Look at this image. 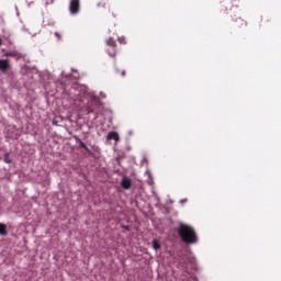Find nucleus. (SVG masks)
I'll return each mask as SVG.
<instances>
[{"instance_id": "nucleus-17", "label": "nucleus", "mask_w": 281, "mask_h": 281, "mask_svg": "<svg viewBox=\"0 0 281 281\" xmlns=\"http://www.w3.org/2000/svg\"><path fill=\"white\" fill-rule=\"evenodd\" d=\"M55 36H56L57 41H60V38H61L60 33L55 32Z\"/></svg>"}, {"instance_id": "nucleus-4", "label": "nucleus", "mask_w": 281, "mask_h": 281, "mask_svg": "<svg viewBox=\"0 0 281 281\" xmlns=\"http://www.w3.org/2000/svg\"><path fill=\"white\" fill-rule=\"evenodd\" d=\"M69 12L72 15L80 12V0H70Z\"/></svg>"}, {"instance_id": "nucleus-22", "label": "nucleus", "mask_w": 281, "mask_h": 281, "mask_svg": "<svg viewBox=\"0 0 281 281\" xmlns=\"http://www.w3.org/2000/svg\"><path fill=\"white\" fill-rule=\"evenodd\" d=\"M0 45H3V40L0 38Z\"/></svg>"}, {"instance_id": "nucleus-15", "label": "nucleus", "mask_w": 281, "mask_h": 281, "mask_svg": "<svg viewBox=\"0 0 281 281\" xmlns=\"http://www.w3.org/2000/svg\"><path fill=\"white\" fill-rule=\"evenodd\" d=\"M238 21L241 27L247 25V22H245L244 20L239 19Z\"/></svg>"}, {"instance_id": "nucleus-16", "label": "nucleus", "mask_w": 281, "mask_h": 281, "mask_svg": "<svg viewBox=\"0 0 281 281\" xmlns=\"http://www.w3.org/2000/svg\"><path fill=\"white\" fill-rule=\"evenodd\" d=\"M122 229H125L126 232H131V227H128L127 225H123Z\"/></svg>"}, {"instance_id": "nucleus-12", "label": "nucleus", "mask_w": 281, "mask_h": 281, "mask_svg": "<svg viewBox=\"0 0 281 281\" xmlns=\"http://www.w3.org/2000/svg\"><path fill=\"white\" fill-rule=\"evenodd\" d=\"M4 164H12V159L10 158V154L4 155Z\"/></svg>"}, {"instance_id": "nucleus-11", "label": "nucleus", "mask_w": 281, "mask_h": 281, "mask_svg": "<svg viewBox=\"0 0 281 281\" xmlns=\"http://www.w3.org/2000/svg\"><path fill=\"white\" fill-rule=\"evenodd\" d=\"M79 146H80L81 148H85V150H86L87 153H91V149H89V147H87V144H85V142H82V139L79 140Z\"/></svg>"}, {"instance_id": "nucleus-1", "label": "nucleus", "mask_w": 281, "mask_h": 281, "mask_svg": "<svg viewBox=\"0 0 281 281\" xmlns=\"http://www.w3.org/2000/svg\"><path fill=\"white\" fill-rule=\"evenodd\" d=\"M178 234L181 237L182 241L187 245H196L199 238L196 237V232L189 225L180 224L178 228Z\"/></svg>"}, {"instance_id": "nucleus-2", "label": "nucleus", "mask_w": 281, "mask_h": 281, "mask_svg": "<svg viewBox=\"0 0 281 281\" xmlns=\"http://www.w3.org/2000/svg\"><path fill=\"white\" fill-rule=\"evenodd\" d=\"M179 266L187 273H190V271H196V258L188 257L186 261H180Z\"/></svg>"}, {"instance_id": "nucleus-9", "label": "nucleus", "mask_w": 281, "mask_h": 281, "mask_svg": "<svg viewBox=\"0 0 281 281\" xmlns=\"http://www.w3.org/2000/svg\"><path fill=\"white\" fill-rule=\"evenodd\" d=\"M8 235V225L0 223V236H7Z\"/></svg>"}, {"instance_id": "nucleus-23", "label": "nucleus", "mask_w": 281, "mask_h": 281, "mask_svg": "<svg viewBox=\"0 0 281 281\" xmlns=\"http://www.w3.org/2000/svg\"><path fill=\"white\" fill-rule=\"evenodd\" d=\"M128 135H133V131H130V132H128Z\"/></svg>"}, {"instance_id": "nucleus-10", "label": "nucleus", "mask_w": 281, "mask_h": 281, "mask_svg": "<svg viewBox=\"0 0 281 281\" xmlns=\"http://www.w3.org/2000/svg\"><path fill=\"white\" fill-rule=\"evenodd\" d=\"M151 247L155 249V251H159V249H161V244H159V240L153 239Z\"/></svg>"}, {"instance_id": "nucleus-8", "label": "nucleus", "mask_w": 281, "mask_h": 281, "mask_svg": "<svg viewBox=\"0 0 281 281\" xmlns=\"http://www.w3.org/2000/svg\"><path fill=\"white\" fill-rule=\"evenodd\" d=\"M106 139L109 140L113 139L114 142H120V134L117 132H110L106 135Z\"/></svg>"}, {"instance_id": "nucleus-6", "label": "nucleus", "mask_w": 281, "mask_h": 281, "mask_svg": "<svg viewBox=\"0 0 281 281\" xmlns=\"http://www.w3.org/2000/svg\"><path fill=\"white\" fill-rule=\"evenodd\" d=\"M133 186V180L128 177H123L121 180V187L123 190H131V187Z\"/></svg>"}, {"instance_id": "nucleus-5", "label": "nucleus", "mask_w": 281, "mask_h": 281, "mask_svg": "<svg viewBox=\"0 0 281 281\" xmlns=\"http://www.w3.org/2000/svg\"><path fill=\"white\" fill-rule=\"evenodd\" d=\"M106 45L113 48L112 52L108 50L109 56H111V58H115V47H117V43H115V40L112 37H109L106 40Z\"/></svg>"}, {"instance_id": "nucleus-7", "label": "nucleus", "mask_w": 281, "mask_h": 281, "mask_svg": "<svg viewBox=\"0 0 281 281\" xmlns=\"http://www.w3.org/2000/svg\"><path fill=\"white\" fill-rule=\"evenodd\" d=\"M11 66H10V60L8 59H0V71L5 74L7 71H10Z\"/></svg>"}, {"instance_id": "nucleus-20", "label": "nucleus", "mask_w": 281, "mask_h": 281, "mask_svg": "<svg viewBox=\"0 0 281 281\" xmlns=\"http://www.w3.org/2000/svg\"><path fill=\"white\" fill-rule=\"evenodd\" d=\"M53 124H54V126H58V121L53 120Z\"/></svg>"}, {"instance_id": "nucleus-18", "label": "nucleus", "mask_w": 281, "mask_h": 281, "mask_svg": "<svg viewBox=\"0 0 281 281\" xmlns=\"http://www.w3.org/2000/svg\"><path fill=\"white\" fill-rule=\"evenodd\" d=\"M74 139H75V142H77V144H79L80 140H81L80 137H78V136H76V135L74 136Z\"/></svg>"}, {"instance_id": "nucleus-25", "label": "nucleus", "mask_w": 281, "mask_h": 281, "mask_svg": "<svg viewBox=\"0 0 281 281\" xmlns=\"http://www.w3.org/2000/svg\"><path fill=\"white\" fill-rule=\"evenodd\" d=\"M180 260H183V258H180Z\"/></svg>"}, {"instance_id": "nucleus-19", "label": "nucleus", "mask_w": 281, "mask_h": 281, "mask_svg": "<svg viewBox=\"0 0 281 281\" xmlns=\"http://www.w3.org/2000/svg\"><path fill=\"white\" fill-rule=\"evenodd\" d=\"M188 202V199H182L180 200V203L183 204V203H187Z\"/></svg>"}, {"instance_id": "nucleus-24", "label": "nucleus", "mask_w": 281, "mask_h": 281, "mask_svg": "<svg viewBox=\"0 0 281 281\" xmlns=\"http://www.w3.org/2000/svg\"><path fill=\"white\" fill-rule=\"evenodd\" d=\"M61 76H64V77H65V72H61Z\"/></svg>"}, {"instance_id": "nucleus-21", "label": "nucleus", "mask_w": 281, "mask_h": 281, "mask_svg": "<svg viewBox=\"0 0 281 281\" xmlns=\"http://www.w3.org/2000/svg\"><path fill=\"white\" fill-rule=\"evenodd\" d=\"M122 76H126V70H123V71H122Z\"/></svg>"}, {"instance_id": "nucleus-13", "label": "nucleus", "mask_w": 281, "mask_h": 281, "mask_svg": "<svg viewBox=\"0 0 281 281\" xmlns=\"http://www.w3.org/2000/svg\"><path fill=\"white\" fill-rule=\"evenodd\" d=\"M80 90L83 91V93H81V95H89V88L81 87Z\"/></svg>"}, {"instance_id": "nucleus-3", "label": "nucleus", "mask_w": 281, "mask_h": 281, "mask_svg": "<svg viewBox=\"0 0 281 281\" xmlns=\"http://www.w3.org/2000/svg\"><path fill=\"white\" fill-rule=\"evenodd\" d=\"M100 106V102H98V99H95V95H90V100L87 104V113H95L98 111V108Z\"/></svg>"}, {"instance_id": "nucleus-14", "label": "nucleus", "mask_w": 281, "mask_h": 281, "mask_svg": "<svg viewBox=\"0 0 281 281\" xmlns=\"http://www.w3.org/2000/svg\"><path fill=\"white\" fill-rule=\"evenodd\" d=\"M119 43H122L123 45H126V37L125 36L119 37Z\"/></svg>"}]
</instances>
